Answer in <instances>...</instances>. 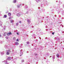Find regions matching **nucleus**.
<instances>
[{"label":"nucleus","mask_w":64,"mask_h":64,"mask_svg":"<svg viewBox=\"0 0 64 64\" xmlns=\"http://www.w3.org/2000/svg\"><path fill=\"white\" fill-rule=\"evenodd\" d=\"M22 54H23V53H22V52H21L20 53V56H21V55H22Z\"/></svg>","instance_id":"4468645a"},{"label":"nucleus","mask_w":64,"mask_h":64,"mask_svg":"<svg viewBox=\"0 0 64 64\" xmlns=\"http://www.w3.org/2000/svg\"><path fill=\"white\" fill-rule=\"evenodd\" d=\"M50 57H51V56H50Z\"/></svg>","instance_id":"72a5a7b5"},{"label":"nucleus","mask_w":64,"mask_h":64,"mask_svg":"<svg viewBox=\"0 0 64 64\" xmlns=\"http://www.w3.org/2000/svg\"><path fill=\"white\" fill-rule=\"evenodd\" d=\"M16 41H18V39H17L16 40Z\"/></svg>","instance_id":"393cba45"},{"label":"nucleus","mask_w":64,"mask_h":64,"mask_svg":"<svg viewBox=\"0 0 64 64\" xmlns=\"http://www.w3.org/2000/svg\"><path fill=\"white\" fill-rule=\"evenodd\" d=\"M6 39H8V37H6Z\"/></svg>","instance_id":"5701e85b"},{"label":"nucleus","mask_w":64,"mask_h":64,"mask_svg":"<svg viewBox=\"0 0 64 64\" xmlns=\"http://www.w3.org/2000/svg\"><path fill=\"white\" fill-rule=\"evenodd\" d=\"M16 34L17 35H19V33L18 32H17Z\"/></svg>","instance_id":"4be33fe9"},{"label":"nucleus","mask_w":64,"mask_h":64,"mask_svg":"<svg viewBox=\"0 0 64 64\" xmlns=\"http://www.w3.org/2000/svg\"><path fill=\"white\" fill-rule=\"evenodd\" d=\"M8 15L9 16H11V14L9 12L8 14Z\"/></svg>","instance_id":"0eeeda50"},{"label":"nucleus","mask_w":64,"mask_h":64,"mask_svg":"<svg viewBox=\"0 0 64 64\" xmlns=\"http://www.w3.org/2000/svg\"><path fill=\"white\" fill-rule=\"evenodd\" d=\"M4 36H6V33H4Z\"/></svg>","instance_id":"2eb2a0df"},{"label":"nucleus","mask_w":64,"mask_h":64,"mask_svg":"<svg viewBox=\"0 0 64 64\" xmlns=\"http://www.w3.org/2000/svg\"><path fill=\"white\" fill-rule=\"evenodd\" d=\"M1 54L2 55H3V54H4V52H2L1 53Z\"/></svg>","instance_id":"dca6fc26"},{"label":"nucleus","mask_w":64,"mask_h":64,"mask_svg":"<svg viewBox=\"0 0 64 64\" xmlns=\"http://www.w3.org/2000/svg\"><path fill=\"white\" fill-rule=\"evenodd\" d=\"M17 7L18 8H19V7H20V6H18Z\"/></svg>","instance_id":"a211bd4d"},{"label":"nucleus","mask_w":64,"mask_h":64,"mask_svg":"<svg viewBox=\"0 0 64 64\" xmlns=\"http://www.w3.org/2000/svg\"><path fill=\"white\" fill-rule=\"evenodd\" d=\"M18 23H17L16 24V26H18Z\"/></svg>","instance_id":"412c9836"},{"label":"nucleus","mask_w":64,"mask_h":64,"mask_svg":"<svg viewBox=\"0 0 64 64\" xmlns=\"http://www.w3.org/2000/svg\"><path fill=\"white\" fill-rule=\"evenodd\" d=\"M27 21H28V23H30V22L31 21H30V20H28Z\"/></svg>","instance_id":"f8f14e48"},{"label":"nucleus","mask_w":64,"mask_h":64,"mask_svg":"<svg viewBox=\"0 0 64 64\" xmlns=\"http://www.w3.org/2000/svg\"><path fill=\"white\" fill-rule=\"evenodd\" d=\"M14 22V21L13 20H10V22L11 23H13V22Z\"/></svg>","instance_id":"9d476101"},{"label":"nucleus","mask_w":64,"mask_h":64,"mask_svg":"<svg viewBox=\"0 0 64 64\" xmlns=\"http://www.w3.org/2000/svg\"><path fill=\"white\" fill-rule=\"evenodd\" d=\"M2 23H3V22L0 21V26H2Z\"/></svg>","instance_id":"6e6552de"},{"label":"nucleus","mask_w":64,"mask_h":64,"mask_svg":"<svg viewBox=\"0 0 64 64\" xmlns=\"http://www.w3.org/2000/svg\"><path fill=\"white\" fill-rule=\"evenodd\" d=\"M16 0H14L13 1V3H16Z\"/></svg>","instance_id":"ddd939ff"},{"label":"nucleus","mask_w":64,"mask_h":64,"mask_svg":"<svg viewBox=\"0 0 64 64\" xmlns=\"http://www.w3.org/2000/svg\"><path fill=\"white\" fill-rule=\"evenodd\" d=\"M4 62H5V64H8V63H7V61L6 60H4Z\"/></svg>","instance_id":"20e7f679"},{"label":"nucleus","mask_w":64,"mask_h":64,"mask_svg":"<svg viewBox=\"0 0 64 64\" xmlns=\"http://www.w3.org/2000/svg\"><path fill=\"white\" fill-rule=\"evenodd\" d=\"M38 8H39V7H38Z\"/></svg>","instance_id":"f704fd0d"},{"label":"nucleus","mask_w":64,"mask_h":64,"mask_svg":"<svg viewBox=\"0 0 64 64\" xmlns=\"http://www.w3.org/2000/svg\"><path fill=\"white\" fill-rule=\"evenodd\" d=\"M35 55H36H36H37V54H35Z\"/></svg>","instance_id":"bb28decb"},{"label":"nucleus","mask_w":64,"mask_h":64,"mask_svg":"<svg viewBox=\"0 0 64 64\" xmlns=\"http://www.w3.org/2000/svg\"><path fill=\"white\" fill-rule=\"evenodd\" d=\"M19 22L20 23H21V21H20V22Z\"/></svg>","instance_id":"a878e982"},{"label":"nucleus","mask_w":64,"mask_h":64,"mask_svg":"<svg viewBox=\"0 0 64 64\" xmlns=\"http://www.w3.org/2000/svg\"><path fill=\"white\" fill-rule=\"evenodd\" d=\"M6 46H5V47H6Z\"/></svg>","instance_id":"473e14b6"},{"label":"nucleus","mask_w":64,"mask_h":64,"mask_svg":"<svg viewBox=\"0 0 64 64\" xmlns=\"http://www.w3.org/2000/svg\"><path fill=\"white\" fill-rule=\"evenodd\" d=\"M12 33L11 32H10L9 33H8L7 34V35L8 36L10 35H11L12 34Z\"/></svg>","instance_id":"39448f33"},{"label":"nucleus","mask_w":64,"mask_h":64,"mask_svg":"<svg viewBox=\"0 0 64 64\" xmlns=\"http://www.w3.org/2000/svg\"><path fill=\"white\" fill-rule=\"evenodd\" d=\"M10 52H11V51H10V50H8L6 53L7 55H9V54H10L9 53H10Z\"/></svg>","instance_id":"f257e3e1"},{"label":"nucleus","mask_w":64,"mask_h":64,"mask_svg":"<svg viewBox=\"0 0 64 64\" xmlns=\"http://www.w3.org/2000/svg\"><path fill=\"white\" fill-rule=\"evenodd\" d=\"M12 59V58L10 57H8V60H10Z\"/></svg>","instance_id":"f03ea898"},{"label":"nucleus","mask_w":64,"mask_h":64,"mask_svg":"<svg viewBox=\"0 0 64 64\" xmlns=\"http://www.w3.org/2000/svg\"><path fill=\"white\" fill-rule=\"evenodd\" d=\"M53 58L54 59H55V56H53Z\"/></svg>","instance_id":"aec40b11"},{"label":"nucleus","mask_w":64,"mask_h":64,"mask_svg":"<svg viewBox=\"0 0 64 64\" xmlns=\"http://www.w3.org/2000/svg\"><path fill=\"white\" fill-rule=\"evenodd\" d=\"M56 56L58 58H59V54H57Z\"/></svg>","instance_id":"9b49d317"},{"label":"nucleus","mask_w":64,"mask_h":64,"mask_svg":"<svg viewBox=\"0 0 64 64\" xmlns=\"http://www.w3.org/2000/svg\"><path fill=\"white\" fill-rule=\"evenodd\" d=\"M15 43L16 45H19V43L18 42H15Z\"/></svg>","instance_id":"7ed1b4c3"},{"label":"nucleus","mask_w":64,"mask_h":64,"mask_svg":"<svg viewBox=\"0 0 64 64\" xmlns=\"http://www.w3.org/2000/svg\"><path fill=\"white\" fill-rule=\"evenodd\" d=\"M39 0H36V1H37V2H38V1H39Z\"/></svg>","instance_id":"b1692460"},{"label":"nucleus","mask_w":64,"mask_h":64,"mask_svg":"<svg viewBox=\"0 0 64 64\" xmlns=\"http://www.w3.org/2000/svg\"><path fill=\"white\" fill-rule=\"evenodd\" d=\"M22 62H24V60H22Z\"/></svg>","instance_id":"f3484780"},{"label":"nucleus","mask_w":64,"mask_h":64,"mask_svg":"<svg viewBox=\"0 0 64 64\" xmlns=\"http://www.w3.org/2000/svg\"><path fill=\"white\" fill-rule=\"evenodd\" d=\"M52 34H53V35H54V33H52Z\"/></svg>","instance_id":"c85d7f7f"},{"label":"nucleus","mask_w":64,"mask_h":64,"mask_svg":"<svg viewBox=\"0 0 64 64\" xmlns=\"http://www.w3.org/2000/svg\"><path fill=\"white\" fill-rule=\"evenodd\" d=\"M26 43L28 44H29V42H26Z\"/></svg>","instance_id":"6ab92c4d"},{"label":"nucleus","mask_w":64,"mask_h":64,"mask_svg":"<svg viewBox=\"0 0 64 64\" xmlns=\"http://www.w3.org/2000/svg\"><path fill=\"white\" fill-rule=\"evenodd\" d=\"M9 19H11V18H10H10H9Z\"/></svg>","instance_id":"cd10ccee"},{"label":"nucleus","mask_w":64,"mask_h":64,"mask_svg":"<svg viewBox=\"0 0 64 64\" xmlns=\"http://www.w3.org/2000/svg\"><path fill=\"white\" fill-rule=\"evenodd\" d=\"M4 30H5V28H4Z\"/></svg>","instance_id":"2f4dec72"},{"label":"nucleus","mask_w":64,"mask_h":64,"mask_svg":"<svg viewBox=\"0 0 64 64\" xmlns=\"http://www.w3.org/2000/svg\"><path fill=\"white\" fill-rule=\"evenodd\" d=\"M6 17H7V15L6 14H5L4 15L3 18H6Z\"/></svg>","instance_id":"423d86ee"},{"label":"nucleus","mask_w":64,"mask_h":64,"mask_svg":"<svg viewBox=\"0 0 64 64\" xmlns=\"http://www.w3.org/2000/svg\"><path fill=\"white\" fill-rule=\"evenodd\" d=\"M16 16H20V14H19L18 13L16 14Z\"/></svg>","instance_id":"1a4fd4ad"},{"label":"nucleus","mask_w":64,"mask_h":64,"mask_svg":"<svg viewBox=\"0 0 64 64\" xmlns=\"http://www.w3.org/2000/svg\"><path fill=\"white\" fill-rule=\"evenodd\" d=\"M1 37V36L0 35V38Z\"/></svg>","instance_id":"c756f323"},{"label":"nucleus","mask_w":64,"mask_h":64,"mask_svg":"<svg viewBox=\"0 0 64 64\" xmlns=\"http://www.w3.org/2000/svg\"><path fill=\"white\" fill-rule=\"evenodd\" d=\"M21 45H23V44H21Z\"/></svg>","instance_id":"7c9ffc66"}]
</instances>
